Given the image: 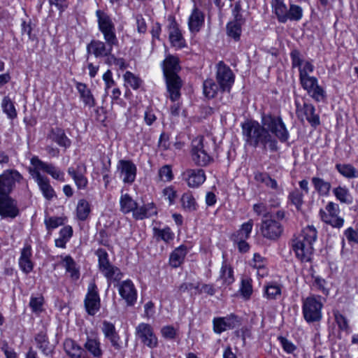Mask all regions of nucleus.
Returning a JSON list of instances; mask_svg holds the SVG:
<instances>
[{
	"label": "nucleus",
	"mask_w": 358,
	"mask_h": 358,
	"mask_svg": "<svg viewBox=\"0 0 358 358\" xmlns=\"http://www.w3.org/2000/svg\"><path fill=\"white\" fill-rule=\"evenodd\" d=\"M241 128L245 143L264 152H277L278 141L289 145V132L280 115L263 113L261 124L256 120L246 121Z\"/></svg>",
	"instance_id": "f257e3e1"
},
{
	"label": "nucleus",
	"mask_w": 358,
	"mask_h": 358,
	"mask_svg": "<svg viewBox=\"0 0 358 358\" xmlns=\"http://www.w3.org/2000/svg\"><path fill=\"white\" fill-rule=\"evenodd\" d=\"M99 30L103 36L105 42L93 39L87 45V52L96 58L105 57L112 52L113 47L118 45L115 27L111 17L104 11H96Z\"/></svg>",
	"instance_id": "f03ea898"
},
{
	"label": "nucleus",
	"mask_w": 358,
	"mask_h": 358,
	"mask_svg": "<svg viewBox=\"0 0 358 358\" xmlns=\"http://www.w3.org/2000/svg\"><path fill=\"white\" fill-rule=\"evenodd\" d=\"M33 168H29V172L36 182L43 196L48 201L56 196L55 191L50 183L48 177L41 175V171L50 175L54 179L64 182V173L51 163L43 162L37 156H34L30 160Z\"/></svg>",
	"instance_id": "7ed1b4c3"
},
{
	"label": "nucleus",
	"mask_w": 358,
	"mask_h": 358,
	"mask_svg": "<svg viewBox=\"0 0 358 358\" xmlns=\"http://www.w3.org/2000/svg\"><path fill=\"white\" fill-rule=\"evenodd\" d=\"M317 237V232L313 226H307L301 232L294 235L290 241L292 250L296 257L301 262H309L314 252L313 243Z\"/></svg>",
	"instance_id": "20e7f679"
},
{
	"label": "nucleus",
	"mask_w": 358,
	"mask_h": 358,
	"mask_svg": "<svg viewBox=\"0 0 358 358\" xmlns=\"http://www.w3.org/2000/svg\"><path fill=\"white\" fill-rule=\"evenodd\" d=\"M285 217V212L283 210H278L274 215L264 214L259 227L262 237L271 241L279 240L284 232L282 221Z\"/></svg>",
	"instance_id": "39448f33"
},
{
	"label": "nucleus",
	"mask_w": 358,
	"mask_h": 358,
	"mask_svg": "<svg viewBox=\"0 0 358 358\" xmlns=\"http://www.w3.org/2000/svg\"><path fill=\"white\" fill-rule=\"evenodd\" d=\"M322 296L310 295L303 300L302 313L304 320L308 323L319 322L322 320L323 308Z\"/></svg>",
	"instance_id": "423d86ee"
},
{
	"label": "nucleus",
	"mask_w": 358,
	"mask_h": 358,
	"mask_svg": "<svg viewBox=\"0 0 358 358\" xmlns=\"http://www.w3.org/2000/svg\"><path fill=\"white\" fill-rule=\"evenodd\" d=\"M135 336L137 340L149 348L153 349L158 346V338L153 327L148 323H140L136 327Z\"/></svg>",
	"instance_id": "0eeeda50"
},
{
	"label": "nucleus",
	"mask_w": 358,
	"mask_h": 358,
	"mask_svg": "<svg viewBox=\"0 0 358 358\" xmlns=\"http://www.w3.org/2000/svg\"><path fill=\"white\" fill-rule=\"evenodd\" d=\"M216 80L221 92H230L234 83V74L231 69L222 61L217 64Z\"/></svg>",
	"instance_id": "6e6552de"
},
{
	"label": "nucleus",
	"mask_w": 358,
	"mask_h": 358,
	"mask_svg": "<svg viewBox=\"0 0 358 358\" xmlns=\"http://www.w3.org/2000/svg\"><path fill=\"white\" fill-rule=\"evenodd\" d=\"M84 306L88 315L94 316L101 308V300L99 290L95 282H90L87 292L84 300Z\"/></svg>",
	"instance_id": "1a4fd4ad"
},
{
	"label": "nucleus",
	"mask_w": 358,
	"mask_h": 358,
	"mask_svg": "<svg viewBox=\"0 0 358 358\" xmlns=\"http://www.w3.org/2000/svg\"><path fill=\"white\" fill-rule=\"evenodd\" d=\"M296 116L301 122L306 119L314 128L320 124V116L315 113V108L313 104L304 102L303 105H301L296 101Z\"/></svg>",
	"instance_id": "9d476101"
},
{
	"label": "nucleus",
	"mask_w": 358,
	"mask_h": 358,
	"mask_svg": "<svg viewBox=\"0 0 358 358\" xmlns=\"http://www.w3.org/2000/svg\"><path fill=\"white\" fill-rule=\"evenodd\" d=\"M241 324V320L235 314H230L226 317H215L213 320V331L215 334H220L222 332L234 329Z\"/></svg>",
	"instance_id": "9b49d317"
},
{
	"label": "nucleus",
	"mask_w": 358,
	"mask_h": 358,
	"mask_svg": "<svg viewBox=\"0 0 358 358\" xmlns=\"http://www.w3.org/2000/svg\"><path fill=\"white\" fill-rule=\"evenodd\" d=\"M192 158L194 162L200 166L208 165L212 160L203 143V138L192 142Z\"/></svg>",
	"instance_id": "f8f14e48"
},
{
	"label": "nucleus",
	"mask_w": 358,
	"mask_h": 358,
	"mask_svg": "<svg viewBox=\"0 0 358 358\" xmlns=\"http://www.w3.org/2000/svg\"><path fill=\"white\" fill-rule=\"evenodd\" d=\"M120 296L127 306H134L137 300V290L133 282L127 279L117 285Z\"/></svg>",
	"instance_id": "ddd939ff"
},
{
	"label": "nucleus",
	"mask_w": 358,
	"mask_h": 358,
	"mask_svg": "<svg viewBox=\"0 0 358 358\" xmlns=\"http://www.w3.org/2000/svg\"><path fill=\"white\" fill-rule=\"evenodd\" d=\"M117 169L120 176L123 177L122 180L124 183L131 184L135 181L137 168L132 161L119 160Z\"/></svg>",
	"instance_id": "4468645a"
},
{
	"label": "nucleus",
	"mask_w": 358,
	"mask_h": 358,
	"mask_svg": "<svg viewBox=\"0 0 358 358\" xmlns=\"http://www.w3.org/2000/svg\"><path fill=\"white\" fill-rule=\"evenodd\" d=\"M17 201L9 195L0 196V215L2 217L15 218L19 215Z\"/></svg>",
	"instance_id": "2eb2a0df"
},
{
	"label": "nucleus",
	"mask_w": 358,
	"mask_h": 358,
	"mask_svg": "<svg viewBox=\"0 0 358 358\" xmlns=\"http://www.w3.org/2000/svg\"><path fill=\"white\" fill-rule=\"evenodd\" d=\"M169 98L171 101H178L181 96L180 90L182 81L178 75L164 77Z\"/></svg>",
	"instance_id": "dca6fc26"
},
{
	"label": "nucleus",
	"mask_w": 358,
	"mask_h": 358,
	"mask_svg": "<svg viewBox=\"0 0 358 358\" xmlns=\"http://www.w3.org/2000/svg\"><path fill=\"white\" fill-rule=\"evenodd\" d=\"M182 176L187 185L192 188L198 187L206 180V175L203 169H187L182 173Z\"/></svg>",
	"instance_id": "f3484780"
},
{
	"label": "nucleus",
	"mask_w": 358,
	"mask_h": 358,
	"mask_svg": "<svg viewBox=\"0 0 358 358\" xmlns=\"http://www.w3.org/2000/svg\"><path fill=\"white\" fill-rule=\"evenodd\" d=\"M64 350L70 358H87V352L74 340L66 338L64 342Z\"/></svg>",
	"instance_id": "a211bd4d"
},
{
	"label": "nucleus",
	"mask_w": 358,
	"mask_h": 358,
	"mask_svg": "<svg viewBox=\"0 0 358 358\" xmlns=\"http://www.w3.org/2000/svg\"><path fill=\"white\" fill-rule=\"evenodd\" d=\"M81 166L83 168V171H82L80 166H78L76 169L73 167H69L67 171L69 175L74 180L77 188L78 189H85L88 185V180L85 176V173L86 172V166L85 164H82Z\"/></svg>",
	"instance_id": "6ab92c4d"
},
{
	"label": "nucleus",
	"mask_w": 358,
	"mask_h": 358,
	"mask_svg": "<svg viewBox=\"0 0 358 358\" xmlns=\"http://www.w3.org/2000/svg\"><path fill=\"white\" fill-rule=\"evenodd\" d=\"M162 65L164 77L178 75L181 69L178 57L172 55L166 56Z\"/></svg>",
	"instance_id": "aec40b11"
},
{
	"label": "nucleus",
	"mask_w": 358,
	"mask_h": 358,
	"mask_svg": "<svg viewBox=\"0 0 358 358\" xmlns=\"http://www.w3.org/2000/svg\"><path fill=\"white\" fill-rule=\"evenodd\" d=\"M13 174L20 176L17 171L5 172L0 176V196L9 195L15 185Z\"/></svg>",
	"instance_id": "412c9836"
},
{
	"label": "nucleus",
	"mask_w": 358,
	"mask_h": 358,
	"mask_svg": "<svg viewBox=\"0 0 358 358\" xmlns=\"http://www.w3.org/2000/svg\"><path fill=\"white\" fill-rule=\"evenodd\" d=\"M203 13L194 6L188 19V26L191 32H199L204 24Z\"/></svg>",
	"instance_id": "4be33fe9"
},
{
	"label": "nucleus",
	"mask_w": 358,
	"mask_h": 358,
	"mask_svg": "<svg viewBox=\"0 0 358 358\" xmlns=\"http://www.w3.org/2000/svg\"><path fill=\"white\" fill-rule=\"evenodd\" d=\"M48 138L65 148H69L71 145V140L66 136L64 130L60 127L51 128Z\"/></svg>",
	"instance_id": "5701e85b"
},
{
	"label": "nucleus",
	"mask_w": 358,
	"mask_h": 358,
	"mask_svg": "<svg viewBox=\"0 0 358 358\" xmlns=\"http://www.w3.org/2000/svg\"><path fill=\"white\" fill-rule=\"evenodd\" d=\"M32 256L31 247L26 245L22 249L19 259V266L21 270L26 274L29 273L34 268V263L31 260Z\"/></svg>",
	"instance_id": "b1692460"
},
{
	"label": "nucleus",
	"mask_w": 358,
	"mask_h": 358,
	"mask_svg": "<svg viewBox=\"0 0 358 358\" xmlns=\"http://www.w3.org/2000/svg\"><path fill=\"white\" fill-rule=\"evenodd\" d=\"M157 214V208L155 203L151 202L144 204L142 206H138L137 204L132 215L134 219L136 220H142L153 215H156Z\"/></svg>",
	"instance_id": "393cba45"
},
{
	"label": "nucleus",
	"mask_w": 358,
	"mask_h": 358,
	"mask_svg": "<svg viewBox=\"0 0 358 358\" xmlns=\"http://www.w3.org/2000/svg\"><path fill=\"white\" fill-rule=\"evenodd\" d=\"M101 330L106 338L110 341L111 345L116 350H120L121 348V345L119 343L120 336L115 330V325L113 323L105 320L103 322Z\"/></svg>",
	"instance_id": "a878e982"
},
{
	"label": "nucleus",
	"mask_w": 358,
	"mask_h": 358,
	"mask_svg": "<svg viewBox=\"0 0 358 358\" xmlns=\"http://www.w3.org/2000/svg\"><path fill=\"white\" fill-rule=\"evenodd\" d=\"M37 348L45 356L52 355L54 352V346L49 342L48 334L45 331H41L34 337Z\"/></svg>",
	"instance_id": "bb28decb"
},
{
	"label": "nucleus",
	"mask_w": 358,
	"mask_h": 358,
	"mask_svg": "<svg viewBox=\"0 0 358 358\" xmlns=\"http://www.w3.org/2000/svg\"><path fill=\"white\" fill-rule=\"evenodd\" d=\"M169 40L171 44L179 48L185 46V41L179 29L178 24L173 19L169 24Z\"/></svg>",
	"instance_id": "cd10ccee"
},
{
	"label": "nucleus",
	"mask_w": 358,
	"mask_h": 358,
	"mask_svg": "<svg viewBox=\"0 0 358 358\" xmlns=\"http://www.w3.org/2000/svg\"><path fill=\"white\" fill-rule=\"evenodd\" d=\"M187 253V247L181 245L176 248L171 253L169 257V264L173 268H178L183 262Z\"/></svg>",
	"instance_id": "c85d7f7f"
},
{
	"label": "nucleus",
	"mask_w": 358,
	"mask_h": 358,
	"mask_svg": "<svg viewBox=\"0 0 358 358\" xmlns=\"http://www.w3.org/2000/svg\"><path fill=\"white\" fill-rule=\"evenodd\" d=\"M76 89L78 91L80 99L85 106L92 108L95 106V99L90 89L86 84L83 83H76Z\"/></svg>",
	"instance_id": "c756f323"
},
{
	"label": "nucleus",
	"mask_w": 358,
	"mask_h": 358,
	"mask_svg": "<svg viewBox=\"0 0 358 358\" xmlns=\"http://www.w3.org/2000/svg\"><path fill=\"white\" fill-rule=\"evenodd\" d=\"M101 273L107 279V281L109 283L113 282L115 286H117V285L120 283V280L123 277V273L121 270L114 265H111L110 267H108L101 271Z\"/></svg>",
	"instance_id": "7c9ffc66"
},
{
	"label": "nucleus",
	"mask_w": 358,
	"mask_h": 358,
	"mask_svg": "<svg viewBox=\"0 0 358 358\" xmlns=\"http://www.w3.org/2000/svg\"><path fill=\"white\" fill-rule=\"evenodd\" d=\"M272 8L279 22L285 23L287 22L288 8L282 0H273Z\"/></svg>",
	"instance_id": "2f4dec72"
},
{
	"label": "nucleus",
	"mask_w": 358,
	"mask_h": 358,
	"mask_svg": "<svg viewBox=\"0 0 358 358\" xmlns=\"http://www.w3.org/2000/svg\"><path fill=\"white\" fill-rule=\"evenodd\" d=\"M253 225L254 222L252 219L242 224L241 228L231 235V241L248 239L250 236Z\"/></svg>",
	"instance_id": "473e14b6"
},
{
	"label": "nucleus",
	"mask_w": 358,
	"mask_h": 358,
	"mask_svg": "<svg viewBox=\"0 0 358 358\" xmlns=\"http://www.w3.org/2000/svg\"><path fill=\"white\" fill-rule=\"evenodd\" d=\"M84 346L85 350L94 357L101 358L102 357L103 351L101 349V343L98 338L88 336Z\"/></svg>",
	"instance_id": "72a5a7b5"
},
{
	"label": "nucleus",
	"mask_w": 358,
	"mask_h": 358,
	"mask_svg": "<svg viewBox=\"0 0 358 358\" xmlns=\"http://www.w3.org/2000/svg\"><path fill=\"white\" fill-rule=\"evenodd\" d=\"M120 211L124 214L134 213L137 202L129 194H122L120 199Z\"/></svg>",
	"instance_id": "f704fd0d"
},
{
	"label": "nucleus",
	"mask_w": 358,
	"mask_h": 358,
	"mask_svg": "<svg viewBox=\"0 0 358 358\" xmlns=\"http://www.w3.org/2000/svg\"><path fill=\"white\" fill-rule=\"evenodd\" d=\"M336 169L347 178H358V171L350 164H336Z\"/></svg>",
	"instance_id": "c9c22d12"
},
{
	"label": "nucleus",
	"mask_w": 358,
	"mask_h": 358,
	"mask_svg": "<svg viewBox=\"0 0 358 358\" xmlns=\"http://www.w3.org/2000/svg\"><path fill=\"white\" fill-rule=\"evenodd\" d=\"M312 184L314 186L315 189L320 194L323 196L328 195L331 189L330 182L325 181L321 178L313 177L311 179Z\"/></svg>",
	"instance_id": "e433bc0d"
},
{
	"label": "nucleus",
	"mask_w": 358,
	"mask_h": 358,
	"mask_svg": "<svg viewBox=\"0 0 358 358\" xmlns=\"http://www.w3.org/2000/svg\"><path fill=\"white\" fill-rule=\"evenodd\" d=\"M90 206L89 202L84 199H80L76 207V215L79 220L85 221L90 213Z\"/></svg>",
	"instance_id": "4c0bfd02"
},
{
	"label": "nucleus",
	"mask_w": 358,
	"mask_h": 358,
	"mask_svg": "<svg viewBox=\"0 0 358 358\" xmlns=\"http://www.w3.org/2000/svg\"><path fill=\"white\" fill-rule=\"evenodd\" d=\"M203 90L207 98L213 99L217 95L220 87L213 79H207L203 82Z\"/></svg>",
	"instance_id": "58836bf2"
},
{
	"label": "nucleus",
	"mask_w": 358,
	"mask_h": 358,
	"mask_svg": "<svg viewBox=\"0 0 358 358\" xmlns=\"http://www.w3.org/2000/svg\"><path fill=\"white\" fill-rule=\"evenodd\" d=\"M333 193L336 198L341 203L346 204H351L352 203V197L346 187L338 186L333 189Z\"/></svg>",
	"instance_id": "ea45409f"
},
{
	"label": "nucleus",
	"mask_w": 358,
	"mask_h": 358,
	"mask_svg": "<svg viewBox=\"0 0 358 358\" xmlns=\"http://www.w3.org/2000/svg\"><path fill=\"white\" fill-rule=\"evenodd\" d=\"M1 108L3 113L6 114L9 119L13 120L17 117V110L13 102L9 96H6L3 98Z\"/></svg>",
	"instance_id": "a19ab883"
},
{
	"label": "nucleus",
	"mask_w": 358,
	"mask_h": 358,
	"mask_svg": "<svg viewBox=\"0 0 358 358\" xmlns=\"http://www.w3.org/2000/svg\"><path fill=\"white\" fill-rule=\"evenodd\" d=\"M64 266L66 272L70 273L71 278L73 280H78L80 277L79 270L76 266V262L73 259L68 255L64 259Z\"/></svg>",
	"instance_id": "79ce46f5"
},
{
	"label": "nucleus",
	"mask_w": 358,
	"mask_h": 358,
	"mask_svg": "<svg viewBox=\"0 0 358 358\" xmlns=\"http://www.w3.org/2000/svg\"><path fill=\"white\" fill-rule=\"evenodd\" d=\"M182 208L188 212L196 210V202L190 192L184 193L180 199Z\"/></svg>",
	"instance_id": "37998d69"
},
{
	"label": "nucleus",
	"mask_w": 358,
	"mask_h": 358,
	"mask_svg": "<svg viewBox=\"0 0 358 358\" xmlns=\"http://www.w3.org/2000/svg\"><path fill=\"white\" fill-rule=\"evenodd\" d=\"M95 255L98 257V266L101 272L113 265L109 261L108 252L104 249L99 248L96 250Z\"/></svg>",
	"instance_id": "c03bdc74"
},
{
	"label": "nucleus",
	"mask_w": 358,
	"mask_h": 358,
	"mask_svg": "<svg viewBox=\"0 0 358 358\" xmlns=\"http://www.w3.org/2000/svg\"><path fill=\"white\" fill-rule=\"evenodd\" d=\"M241 26L237 21L229 22L227 24V34L235 41H238L241 34Z\"/></svg>",
	"instance_id": "a18cd8bd"
},
{
	"label": "nucleus",
	"mask_w": 358,
	"mask_h": 358,
	"mask_svg": "<svg viewBox=\"0 0 358 358\" xmlns=\"http://www.w3.org/2000/svg\"><path fill=\"white\" fill-rule=\"evenodd\" d=\"M320 213L322 220L332 227L340 228L343 225L344 220L343 218L338 217L337 215L331 217L327 216V213L322 210H320Z\"/></svg>",
	"instance_id": "49530a36"
},
{
	"label": "nucleus",
	"mask_w": 358,
	"mask_h": 358,
	"mask_svg": "<svg viewBox=\"0 0 358 358\" xmlns=\"http://www.w3.org/2000/svg\"><path fill=\"white\" fill-rule=\"evenodd\" d=\"M154 234L159 239L169 243L174 238V234L171 231L169 227H165L162 229L154 228Z\"/></svg>",
	"instance_id": "de8ad7c7"
},
{
	"label": "nucleus",
	"mask_w": 358,
	"mask_h": 358,
	"mask_svg": "<svg viewBox=\"0 0 358 358\" xmlns=\"http://www.w3.org/2000/svg\"><path fill=\"white\" fill-rule=\"evenodd\" d=\"M333 315L339 329L341 331H348L350 328L348 319L338 310H333Z\"/></svg>",
	"instance_id": "09e8293b"
},
{
	"label": "nucleus",
	"mask_w": 358,
	"mask_h": 358,
	"mask_svg": "<svg viewBox=\"0 0 358 358\" xmlns=\"http://www.w3.org/2000/svg\"><path fill=\"white\" fill-rule=\"evenodd\" d=\"M173 178V174L170 165H164L158 171V180L162 182H170Z\"/></svg>",
	"instance_id": "8fccbe9b"
},
{
	"label": "nucleus",
	"mask_w": 358,
	"mask_h": 358,
	"mask_svg": "<svg viewBox=\"0 0 358 358\" xmlns=\"http://www.w3.org/2000/svg\"><path fill=\"white\" fill-rule=\"evenodd\" d=\"M288 20L299 21L303 16V10L301 6L291 4L287 12Z\"/></svg>",
	"instance_id": "3c124183"
},
{
	"label": "nucleus",
	"mask_w": 358,
	"mask_h": 358,
	"mask_svg": "<svg viewBox=\"0 0 358 358\" xmlns=\"http://www.w3.org/2000/svg\"><path fill=\"white\" fill-rule=\"evenodd\" d=\"M264 294L268 299H274L281 294V288L278 285L271 282L265 287Z\"/></svg>",
	"instance_id": "603ef678"
},
{
	"label": "nucleus",
	"mask_w": 358,
	"mask_h": 358,
	"mask_svg": "<svg viewBox=\"0 0 358 358\" xmlns=\"http://www.w3.org/2000/svg\"><path fill=\"white\" fill-rule=\"evenodd\" d=\"M240 292L243 297L248 300L252 294V280L250 278H245L241 280V286Z\"/></svg>",
	"instance_id": "864d4df0"
},
{
	"label": "nucleus",
	"mask_w": 358,
	"mask_h": 358,
	"mask_svg": "<svg viewBox=\"0 0 358 358\" xmlns=\"http://www.w3.org/2000/svg\"><path fill=\"white\" fill-rule=\"evenodd\" d=\"M124 79L134 90H138L142 84V80L130 71L125 73Z\"/></svg>",
	"instance_id": "5fc2aeb1"
},
{
	"label": "nucleus",
	"mask_w": 358,
	"mask_h": 358,
	"mask_svg": "<svg viewBox=\"0 0 358 358\" xmlns=\"http://www.w3.org/2000/svg\"><path fill=\"white\" fill-rule=\"evenodd\" d=\"M303 195L299 189H294L288 195V200L299 210L303 203Z\"/></svg>",
	"instance_id": "6e6d98bb"
},
{
	"label": "nucleus",
	"mask_w": 358,
	"mask_h": 358,
	"mask_svg": "<svg viewBox=\"0 0 358 358\" xmlns=\"http://www.w3.org/2000/svg\"><path fill=\"white\" fill-rule=\"evenodd\" d=\"M299 81L301 87L306 90L308 93L312 91V89L315 87V85L318 84L317 78L310 76L299 78Z\"/></svg>",
	"instance_id": "4d7b16f0"
},
{
	"label": "nucleus",
	"mask_w": 358,
	"mask_h": 358,
	"mask_svg": "<svg viewBox=\"0 0 358 358\" xmlns=\"http://www.w3.org/2000/svg\"><path fill=\"white\" fill-rule=\"evenodd\" d=\"M43 303L44 299L42 296L37 297L31 296L29 301V306L31 308L33 313L39 314L43 310Z\"/></svg>",
	"instance_id": "13d9d810"
},
{
	"label": "nucleus",
	"mask_w": 358,
	"mask_h": 358,
	"mask_svg": "<svg viewBox=\"0 0 358 358\" xmlns=\"http://www.w3.org/2000/svg\"><path fill=\"white\" fill-rule=\"evenodd\" d=\"M220 273L221 278L226 284L230 285L234 282L233 270L227 264H222Z\"/></svg>",
	"instance_id": "bf43d9fd"
},
{
	"label": "nucleus",
	"mask_w": 358,
	"mask_h": 358,
	"mask_svg": "<svg viewBox=\"0 0 358 358\" xmlns=\"http://www.w3.org/2000/svg\"><path fill=\"white\" fill-rule=\"evenodd\" d=\"M292 61V68L299 69L303 64V59L300 51L297 49H293L290 52Z\"/></svg>",
	"instance_id": "052dcab7"
},
{
	"label": "nucleus",
	"mask_w": 358,
	"mask_h": 358,
	"mask_svg": "<svg viewBox=\"0 0 358 358\" xmlns=\"http://www.w3.org/2000/svg\"><path fill=\"white\" fill-rule=\"evenodd\" d=\"M308 94L317 102L323 101L326 97L324 89L318 84L316 85L315 87H313L312 91H310Z\"/></svg>",
	"instance_id": "680f3d73"
},
{
	"label": "nucleus",
	"mask_w": 358,
	"mask_h": 358,
	"mask_svg": "<svg viewBox=\"0 0 358 358\" xmlns=\"http://www.w3.org/2000/svg\"><path fill=\"white\" fill-rule=\"evenodd\" d=\"M45 224L48 230L53 229L62 225L64 224V220L62 217H50L48 219H45Z\"/></svg>",
	"instance_id": "e2e57ef3"
},
{
	"label": "nucleus",
	"mask_w": 358,
	"mask_h": 358,
	"mask_svg": "<svg viewBox=\"0 0 358 358\" xmlns=\"http://www.w3.org/2000/svg\"><path fill=\"white\" fill-rule=\"evenodd\" d=\"M33 26L31 21L29 20L28 22L23 21L21 24V32L22 34H27L29 39L34 41L36 37L35 34H32Z\"/></svg>",
	"instance_id": "0e129e2a"
},
{
	"label": "nucleus",
	"mask_w": 358,
	"mask_h": 358,
	"mask_svg": "<svg viewBox=\"0 0 358 358\" xmlns=\"http://www.w3.org/2000/svg\"><path fill=\"white\" fill-rule=\"evenodd\" d=\"M157 120V116L154 110L147 108L144 112V121L148 126H151Z\"/></svg>",
	"instance_id": "69168bd1"
},
{
	"label": "nucleus",
	"mask_w": 358,
	"mask_h": 358,
	"mask_svg": "<svg viewBox=\"0 0 358 358\" xmlns=\"http://www.w3.org/2000/svg\"><path fill=\"white\" fill-rule=\"evenodd\" d=\"M109 234L105 229H101L98 233L96 240L99 245H103L105 247H109Z\"/></svg>",
	"instance_id": "338daca9"
},
{
	"label": "nucleus",
	"mask_w": 358,
	"mask_h": 358,
	"mask_svg": "<svg viewBox=\"0 0 358 358\" xmlns=\"http://www.w3.org/2000/svg\"><path fill=\"white\" fill-rule=\"evenodd\" d=\"M314 71V66L309 61L304 62L303 66L299 69V78L309 76V73H313Z\"/></svg>",
	"instance_id": "774afa93"
}]
</instances>
